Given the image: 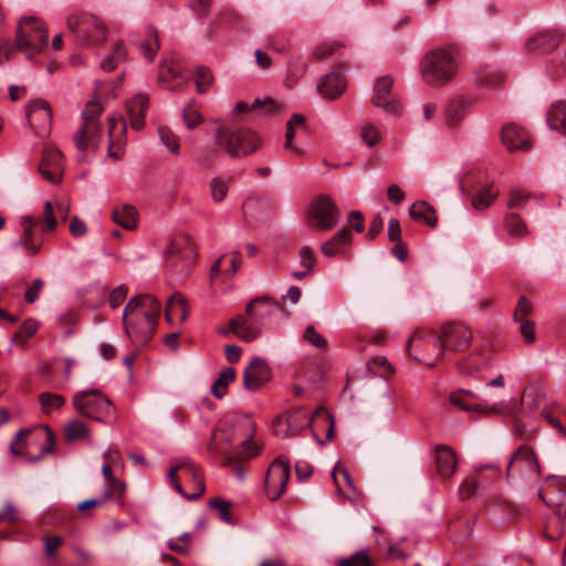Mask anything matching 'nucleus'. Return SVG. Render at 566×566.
<instances>
[{
	"mask_svg": "<svg viewBox=\"0 0 566 566\" xmlns=\"http://www.w3.org/2000/svg\"><path fill=\"white\" fill-rule=\"evenodd\" d=\"M49 31L42 21L34 17H23L17 28L15 44L0 43V64L10 60L18 51L32 60L48 49Z\"/></svg>",
	"mask_w": 566,
	"mask_h": 566,
	"instance_id": "obj_1",
	"label": "nucleus"
},
{
	"mask_svg": "<svg viewBox=\"0 0 566 566\" xmlns=\"http://www.w3.org/2000/svg\"><path fill=\"white\" fill-rule=\"evenodd\" d=\"M241 427L223 423L212 432L209 451L223 455L229 462L244 460L258 453L249 434H240Z\"/></svg>",
	"mask_w": 566,
	"mask_h": 566,
	"instance_id": "obj_2",
	"label": "nucleus"
},
{
	"mask_svg": "<svg viewBox=\"0 0 566 566\" xmlns=\"http://www.w3.org/2000/svg\"><path fill=\"white\" fill-rule=\"evenodd\" d=\"M458 71L453 54L446 49H433L420 61L421 80L432 87H442L451 82Z\"/></svg>",
	"mask_w": 566,
	"mask_h": 566,
	"instance_id": "obj_3",
	"label": "nucleus"
},
{
	"mask_svg": "<svg viewBox=\"0 0 566 566\" xmlns=\"http://www.w3.org/2000/svg\"><path fill=\"white\" fill-rule=\"evenodd\" d=\"M216 143L230 157H243L255 151L261 143L260 137L248 128L220 126L216 132Z\"/></svg>",
	"mask_w": 566,
	"mask_h": 566,
	"instance_id": "obj_4",
	"label": "nucleus"
},
{
	"mask_svg": "<svg viewBox=\"0 0 566 566\" xmlns=\"http://www.w3.org/2000/svg\"><path fill=\"white\" fill-rule=\"evenodd\" d=\"M167 478L170 485L188 500H197L205 493L201 472L191 461H181L170 468Z\"/></svg>",
	"mask_w": 566,
	"mask_h": 566,
	"instance_id": "obj_5",
	"label": "nucleus"
},
{
	"mask_svg": "<svg viewBox=\"0 0 566 566\" xmlns=\"http://www.w3.org/2000/svg\"><path fill=\"white\" fill-rule=\"evenodd\" d=\"M67 29L73 32L85 46H96L106 40L108 29L105 22L95 14L72 13L66 20Z\"/></svg>",
	"mask_w": 566,
	"mask_h": 566,
	"instance_id": "obj_6",
	"label": "nucleus"
},
{
	"mask_svg": "<svg viewBox=\"0 0 566 566\" xmlns=\"http://www.w3.org/2000/svg\"><path fill=\"white\" fill-rule=\"evenodd\" d=\"M407 348L410 356L428 367H434L444 355L443 342L429 329H417L410 337Z\"/></svg>",
	"mask_w": 566,
	"mask_h": 566,
	"instance_id": "obj_7",
	"label": "nucleus"
},
{
	"mask_svg": "<svg viewBox=\"0 0 566 566\" xmlns=\"http://www.w3.org/2000/svg\"><path fill=\"white\" fill-rule=\"evenodd\" d=\"M541 468L534 451L526 447H520L511 457L506 468V478L513 483L523 482L532 484L538 480Z\"/></svg>",
	"mask_w": 566,
	"mask_h": 566,
	"instance_id": "obj_8",
	"label": "nucleus"
},
{
	"mask_svg": "<svg viewBox=\"0 0 566 566\" xmlns=\"http://www.w3.org/2000/svg\"><path fill=\"white\" fill-rule=\"evenodd\" d=\"M73 406L82 416L96 421H106L113 415V403L97 389H85L73 397Z\"/></svg>",
	"mask_w": 566,
	"mask_h": 566,
	"instance_id": "obj_9",
	"label": "nucleus"
},
{
	"mask_svg": "<svg viewBox=\"0 0 566 566\" xmlns=\"http://www.w3.org/2000/svg\"><path fill=\"white\" fill-rule=\"evenodd\" d=\"M140 310L136 301L129 300L123 311V323L129 338L146 343L153 335L156 324L149 314H144Z\"/></svg>",
	"mask_w": 566,
	"mask_h": 566,
	"instance_id": "obj_10",
	"label": "nucleus"
},
{
	"mask_svg": "<svg viewBox=\"0 0 566 566\" xmlns=\"http://www.w3.org/2000/svg\"><path fill=\"white\" fill-rule=\"evenodd\" d=\"M324 415L328 421L332 420L324 407L319 406L315 412L310 416L308 412L303 408L291 410L290 412L282 415L277 418L275 423V432L287 437L296 436L307 424L313 422L316 417Z\"/></svg>",
	"mask_w": 566,
	"mask_h": 566,
	"instance_id": "obj_11",
	"label": "nucleus"
},
{
	"mask_svg": "<svg viewBox=\"0 0 566 566\" xmlns=\"http://www.w3.org/2000/svg\"><path fill=\"white\" fill-rule=\"evenodd\" d=\"M537 495L559 517L566 515V478L548 476Z\"/></svg>",
	"mask_w": 566,
	"mask_h": 566,
	"instance_id": "obj_12",
	"label": "nucleus"
},
{
	"mask_svg": "<svg viewBox=\"0 0 566 566\" xmlns=\"http://www.w3.org/2000/svg\"><path fill=\"white\" fill-rule=\"evenodd\" d=\"M310 218L319 230H331L339 219V211L335 202L327 195H318L314 198L310 208Z\"/></svg>",
	"mask_w": 566,
	"mask_h": 566,
	"instance_id": "obj_13",
	"label": "nucleus"
},
{
	"mask_svg": "<svg viewBox=\"0 0 566 566\" xmlns=\"http://www.w3.org/2000/svg\"><path fill=\"white\" fill-rule=\"evenodd\" d=\"M476 396L472 391L459 390L450 395L449 401L451 405L462 410L482 413H511L515 410L516 406V401L514 399H511L505 406H499L497 403L484 406L473 402Z\"/></svg>",
	"mask_w": 566,
	"mask_h": 566,
	"instance_id": "obj_14",
	"label": "nucleus"
},
{
	"mask_svg": "<svg viewBox=\"0 0 566 566\" xmlns=\"http://www.w3.org/2000/svg\"><path fill=\"white\" fill-rule=\"evenodd\" d=\"M102 140V126L99 122L82 123L74 134L73 142L78 150L77 160L85 161L91 153H95Z\"/></svg>",
	"mask_w": 566,
	"mask_h": 566,
	"instance_id": "obj_15",
	"label": "nucleus"
},
{
	"mask_svg": "<svg viewBox=\"0 0 566 566\" xmlns=\"http://www.w3.org/2000/svg\"><path fill=\"white\" fill-rule=\"evenodd\" d=\"M290 479V467L282 457L276 458L270 465L265 476L266 496L274 501L279 499L286 489Z\"/></svg>",
	"mask_w": 566,
	"mask_h": 566,
	"instance_id": "obj_16",
	"label": "nucleus"
},
{
	"mask_svg": "<svg viewBox=\"0 0 566 566\" xmlns=\"http://www.w3.org/2000/svg\"><path fill=\"white\" fill-rule=\"evenodd\" d=\"M394 78L390 75H384L376 80L374 86V94L371 97L373 104L381 108L384 112L398 115L400 113V104L392 91Z\"/></svg>",
	"mask_w": 566,
	"mask_h": 566,
	"instance_id": "obj_17",
	"label": "nucleus"
},
{
	"mask_svg": "<svg viewBox=\"0 0 566 566\" xmlns=\"http://www.w3.org/2000/svg\"><path fill=\"white\" fill-rule=\"evenodd\" d=\"M19 224L21 234L14 241L13 247L22 248L28 256L36 255L43 245V239L35 235L36 218L23 216Z\"/></svg>",
	"mask_w": 566,
	"mask_h": 566,
	"instance_id": "obj_18",
	"label": "nucleus"
},
{
	"mask_svg": "<svg viewBox=\"0 0 566 566\" xmlns=\"http://www.w3.org/2000/svg\"><path fill=\"white\" fill-rule=\"evenodd\" d=\"M39 171L48 181L59 184L64 171V157L61 150L51 145L45 146Z\"/></svg>",
	"mask_w": 566,
	"mask_h": 566,
	"instance_id": "obj_19",
	"label": "nucleus"
},
{
	"mask_svg": "<svg viewBox=\"0 0 566 566\" xmlns=\"http://www.w3.org/2000/svg\"><path fill=\"white\" fill-rule=\"evenodd\" d=\"M25 114L30 127L34 134L43 136L49 134L51 129L52 114L44 101L35 99L30 102L25 107Z\"/></svg>",
	"mask_w": 566,
	"mask_h": 566,
	"instance_id": "obj_20",
	"label": "nucleus"
},
{
	"mask_svg": "<svg viewBox=\"0 0 566 566\" xmlns=\"http://www.w3.org/2000/svg\"><path fill=\"white\" fill-rule=\"evenodd\" d=\"M439 338L443 342L444 350L449 348L460 352L469 346L472 334L468 327L461 324L448 323L441 327Z\"/></svg>",
	"mask_w": 566,
	"mask_h": 566,
	"instance_id": "obj_21",
	"label": "nucleus"
},
{
	"mask_svg": "<svg viewBox=\"0 0 566 566\" xmlns=\"http://www.w3.org/2000/svg\"><path fill=\"white\" fill-rule=\"evenodd\" d=\"M127 125L123 117L109 116L107 120L108 156L116 160L124 155Z\"/></svg>",
	"mask_w": 566,
	"mask_h": 566,
	"instance_id": "obj_22",
	"label": "nucleus"
},
{
	"mask_svg": "<svg viewBox=\"0 0 566 566\" xmlns=\"http://www.w3.org/2000/svg\"><path fill=\"white\" fill-rule=\"evenodd\" d=\"M271 376L268 363L260 357L251 359L243 373V386L248 390H256L262 387Z\"/></svg>",
	"mask_w": 566,
	"mask_h": 566,
	"instance_id": "obj_23",
	"label": "nucleus"
},
{
	"mask_svg": "<svg viewBox=\"0 0 566 566\" xmlns=\"http://www.w3.org/2000/svg\"><path fill=\"white\" fill-rule=\"evenodd\" d=\"M261 327L251 316L239 315L229 322L228 328L220 329V333L227 335L229 332L237 335L241 340L252 342L261 335Z\"/></svg>",
	"mask_w": 566,
	"mask_h": 566,
	"instance_id": "obj_24",
	"label": "nucleus"
},
{
	"mask_svg": "<svg viewBox=\"0 0 566 566\" xmlns=\"http://www.w3.org/2000/svg\"><path fill=\"white\" fill-rule=\"evenodd\" d=\"M563 34L556 30L539 31L531 35L526 41L528 51L551 53L562 42Z\"/></svg>",
	"mask_w": 566,
	"mask_h": 566,
	"instance_id": "obj_25",
	"label": "nucleus"
},
{
	"mask_svg": "<svg viewBox=\"0 0 566 566\" xmlns=\"http://www.w3.org/2000/svg\"><path fill=\"white\" fill-rule=\"evenodd\" d=\"M492 356L483 350H475L459 361V370L474 378H482L481 373L492 366Z\"/></svg>",
	"mask_w": 566,
	"mask_h": 566,
	"instance_id": "obj_26",
	"label": "nucleus"
},
{
	"mask_svg": "<svg viewBox=\"0 0 566 566\" xmlns=\"http://www.w3.org/2000/svg\"><path fill=\"white\" fill-rule=\"evenodd\" d=\"M158 82L169 91L181 90L186 83L181 75V67L175 60L164 61L159 65Z\"/></svg>",
	"mask_w": 566,
	"mask_h": 566,
	"instance_id": "obj_27",
	"label": "nucleus"
},
{
	"mask_svg": "<svg viewBox=\"0 0 566 566\" xmlns=\"http://www.w3.org/2000/svg\"><path fill=\"white\" fill-rule=\"evenodd\" d=\"M501 139L510 151L527 150L531 147L527 133L515 124L503 126Z\"/></svg>",
	"mask_w": 566,
	"mask_h": 566,
	"instance_id": "obj_28",
	"label": "nucleus"
},
{
	"mask_svg": "<svg viewBox=\"0 0 566 566\" xmlns=\"http://www.w3.org/2000/svg\"><path fill=\"white\" fill-rule=\"evenodd\" d=\"M473 99L471 97H458L451 99L444 108V123L448 127H458L469 113Z\"/></svg>",
	"mask_w": 566,
	"mask_h": 566,
	"instance_id": "obj_29",
	"label": "nucleus"
},
{
	"mask_svg": "<svg viewBox=\"0 0 566 566\" xmlns=\"http://www.w3.org/2000/svg\"><path fill=\"white\" fill-rule=\"evenodd\" d=\"M346 88V80L340 71H333L322 77L317 92L324 98L334 99L340 96Z\"/></svg>",
	"mask_w": 566,
	"mask_h": 566,
	"instance_id": "obj_30",
	"label": "nucleus"
},
{
	"mask_svg": "<svg viewBox=\"0 0 566 566\" xmlns=\"http://www.w3.org/2000/svg\"><path fill=\"white\" fill-rule=\"evenodd\" d=\"M434 462L437 472L444 479L452 476L458 467L454 450L444 444L436 448Z\"/></svg>",
	"mask_w": 566,
	"mask_h": 566,
	"instance_id": "obj_31",
	"label": "nucleus"
},
{
	"mask_svg": "<svg viewBox=\"0 0 566 566\" xmlns=\"http://www.w3.org/2000/svg\"><path fill=\"white\" fill-rule=\"evenodd\" d=\"M149 106V98L144 93L134 95L126 103L127 115L133 129L139 130L144 127V117Z\"/></svg>",
	"mask_w": 566,
	"mask_h": 566,
	"instance_id": "obj_32",
	"label": "nucleus"
},
{
	"mask_svg": "<svg viewBox=\"0 0 566 566\" xmlns=\"http://www.w3.org/2000/svg\"><path fill=\"white\" fill-rule=\"evenodd\" d=\"M304 127L305 117L301 114L292 115L287 122L284 147L294 157H302L304 155V150L293 143V138L303 132Z\"/></svg>",
	"mask_w": 566,
	"mask_h": 566,
	"instance_id": "obj_33",
	"label": "nucleus"
},
{
	"mask_svg": "<svg viewBox=\"0 0 566 566\" xmlns=\"http://www.w3.org/2000/svg\"><path fill=\"white\" fill-rule=\"evenodd\" d=\"M166 321L170 324L185 322L189 316L187 300L179 293H175L166 305Z\"/></svg>",
	"mask_w": 566,
	"mask_h": 566,
	"instance_id": "obj_34",
	"label": "nucleus"
},
{
	"mask_svg": "<svg viewBox=\"0 0 566 566\" xmlns=\"http://www.w3.org/2000/svg\"><path fill=\"white\" fill-rule=\"evenodd\" d=\"M112 219L116 224L128 231L135 230L138 226V212L129 203L116 207L112 212Z\"/></svg>",
	"mask_w": 566,
	"mask_h": 566,
	"instance_id": "obj_35",
	"label": "nucleus"
},
{
	"mask_svg": "<svg viewBox=\"0 0 566 566\" xmlns=\"http://www.w3.org/2000/svg\"><path fill=\"white\" fill-rule=\"evenodd\" d=\"M276 311L277 307L265 297L251 301L245 308L247 315L251 316L260 326Z\"/></svg>",
	"mask_w": 566,
	"mask_h": 566,
	"instance_id": "obj_36",
	"label": "nucleus"
},
{
	"mask_svg": "<svg viewBox=\"0 0 566 566\" xmlns=\"http://www.w3.org/2000/svg\"><path fill=\"white\" fill-rule=\"evenodd\" d=\"M410 217L416 221H421L430 228H434L438 222L434 208L427 201H417L409 208Z\"/></svg>",
	"mask_w": 566,
	"mask_h": 566,
	"instance_id": "obj_37",
	"label": "nucleus"
},
{
	"mask_svg": "<svg viewBox=\"0 0 566 566\" xmlns=\"http://www.w3.org/2000/svg\"><path fill=\"white\" fill-rule=\"evenodd\" d=\"M352 240V232L348 228L339 230L328 241L322 244V253L326 256H334L343 252V248Z\"/></svg>",
	"mask_w": 566,
	"mask_h": 566,
	"instance_id": "obj_38",
	"label": "nucleus"
},
{
	"mask_svg": "<svg viewBox=\"0 0 566 566\" xmlns=\"http://www.w3.org/2000/svg\"><path fill=\"white\" fill-rule=\"evenodd\" d=\"M504 81L505 75L491 66H485L475 73L476 84L485 90H495Z\"/></svg>",
	"mask_w": 566,
	"mask_h": 566,
	"instance_id": "obj_39",
	"label": "nucleus"
},
{
	"mask_svg": "<svg viewBox=\"0 0 566 566\" xmlns=\"http://www.w3.org/2000/svg\"><path fill=\"white\" fill-rule=\"evenodd\" d=\"M261 112L265 115L275 114L280 111V105L272 98H265L263 101L256 98L253 104L249 106L244 102H237L234 105V112L241 114L244 112Z\"/></svg>",
	"mask_w": 566,
	"mask_h": 566,
	"instance_id": "obj_40",
	"label": "nucleus"
},
{
	"mask_svg": "<svg viewBox=\"0 0 566 566\" xmlns=\"http://www.w3.org/2000/svg\"><path fill=\"white\" fill-rule=\"evenodd\" d=\"M546 122L549 128L566 134V103H553L547 112Z\"/></svg>",
	"mask_w": 566,
	"mask_h": 566,
	"instance_id": "obj_41",
	"label": "nucleus"
},
{
	"mask_svg": "<svg viewBox=\"0 0 566 566\" xmlns=\"http://www.w3.org/2000/svg\"><path fill=\"white\" fill-rule=\"evenodd\" d=\"M117 468L111 467L109 464H102V474L107 483V488L103 493V500H108L116 492L123 494L125 491V483L115 478L114 472Z\"/></svg>",
	"mask_w": 566,
	"mask_h": 566,
	"instance_id": "obj_42",
	"label": "nucleus"
},
{
	"mask_svg": "<svg viewBox=\"0 0 566 566\" xmlns=\"http://www.w3.org/2000/svg\"><path fill=\"white\" fill-rule=\"evenodd\" d=\"M127 51L122 42H117L112 51L102 60L101 69L105 72L113 71L117 65L126 60Z\"/></svg>",
	"mask_w": 566,
	"mask_h": 566,
	"instance_id": "obj_43",
	"label": "nucleus"
},
{
	"mask_svg": "<svg viewBox=\"0 0 566 566\" xmlns=\"http://www.w3.org/2000/svg\"><path fill=\"white\" fill-rule=\"evenodd\" d=\"M65 439L69 442L78 440H91V432L87 426L80 420L70 421L64 429Z\"/></svg>",
	"mask_w": 566,
	"mask_h": 566,
	"instance_id": "obj_44",
	"label": "nucleus"
},
{
	"mask_svg": "<svg viewBox=\"0 0 566 566\" xmlns=\"http://www.w3.org/2000/svg\"><path fill=\"white\" fill-rule=\"evenodd\" d=\"M133 300L137 302V306L142 308L140 311L144 314H149L150 318H153L157 325V319L160 313V304L157 298L149 294H144L133 297Z\"/></svg>",
	"mask_w": 566,
	"mask_h": 566,
	"instance_id": "obj_45",
	"label": "nucleus"
},
{
	"mask_svg": "<svg viewBox=\"0 0 566 566\" xmlns=\"http://www.w3.org/2000/svg\"><path fill=\"white\" fill-rule=\"evenodd\" d=\"M230 178L213 177L209 182L210 196L213 202H222L228 195Z\"/></svg>",
	"mask_w": 566,
	"mask_h": 566,
	"instance_id": "obj_46",
	"label": "nucleus"
},
{
	"mask_svg": "<svg viewBox=\"0 0 566 566\" xmlns=\"http://www.w3.org/2000/svg\"><path fill=\"white\" fill-rule=\"evenodd\" d=\"M342 48L343 43L339 41H325L315 46L313 55L317 61H322L331 56H338Z\"/></svg>",
	"mask_w": 566,
	"mask_h": 566,
	"instance_id": "obj_47",
	"label": "nucleus"
},
{
	"mask_svg": "<svg viewBox=\"0 0 566 566\" xmlns=\"http://www.w3.org/2000/svg\"><path fill=\"white\" fill-rule=\"evenodd\" d=\"M497 195V191L492 186H486L476 191L472 199V205L478 210H483L493 202Z\"/></svg>",
	"mask_w": 566,
	"mask_h": 566,
	"instance_id": "obj_48",
	"label": "nucleus"
},
{
	"mask_svg": "<svg viewBox=\"0 0 566 566\" xmlns=\"http://www.w3.org/2000/svg\"><path fill=\"white\" fill-rule=\"evenodd\" d=\"M159 49L157 31L150 27L147 29V40L140 44L142 54L153 61Z\"/></svg>",
	"mask_w": 566,
	"mask_h": 566,
	"instance_id": "obj_49",
	"label": "nucleus"
},
{
	"mask_svg": "<svg viewBox=\"0 0 566 566\" xmlns=\"http://www.w3.org/2000/svg\"><path fill=\"white\" fill-rule=\"evenodd\" d=\"M42 411L46 415L53 410L60 409L65 403V399L54 392H42L39 397Z\"/></svg>",
	"mask_w": 566,
	"mask_h": 566,
	"instance_id": "obj_50",
	"label": "nucleus"
},
{
	"mask_svg": "<svg viewBox=\"0 0 566 566\" xmlns=\"http://www.w3.org/2000/svg\"><path fill=\"white\" fill-rule=\"evenodd\" d=\"M36 222L42 226L43 232H52L56 229L57 220L51 201H45L43 214L41 218L36 219Z\"/></svg>",
	"mask_w": 566,
	"mask_h": 566,
	"instance_id": "obj_51",
	"label": "nucleus"
},
{
	"mask_svg": "<svg viewBox=\"0 0 566 566\" xmlns=\"http://www.w3.org/2000/svg\"><path fill=\"white\" fill-rule=\"evenodd\" d=\"M182 119L188 129L196 128L203 120L201 113L193 102H190L184 107Z\"/></svg>",
	"mask_w": 566,
	"mask_h": 566,
	"instance_id": "obj_52",
	"label": "nucleus"
},
{
	"mask_svg": "<svg viewBox=\"0 0 566 566\" xmlns=\"http://www.w3.org/2000/svg\"><path fill=\"white\" fill-rule=\"evenodd\" d=\"M158 135L166 148L174 155H179L180 145L178 136L168 127H159Z\"/></svg>",
	"mask_w": 566,
	"mask_h": 566,
	"instance_id": "obj_53",
	"label": "nucleus"
},
{
	"mask_svg": "<svg viewBox=\"0 0 566 566\" xmlns=\"http://www.w3.org/2000/svg\"><path fill=\"white\" fill-rule=\"evenodd\" d=\"M212 75L208 67L198 66L196 70V88L198 93L203 94L209 91L212 85Z\"/></svg>",
	"mask_w": 566,
	"mask_h": 566,
	"instance_id": "obj_54",
	"label": "nucleus"
},
{
	"mask_svg": "<svg viewBox=\"0 0 566 566\" xmlns=\"http://www.w3.org/2000/svg\"><path fill=\"white\" fill-rule=\"evenodd\" d=\"M103 111L101 101L96 97L88 101L82 112L83 123L87 122H98V116Z\"/></svg>",
	"mask_w": 566,
	"mask_h": 566,
	"instance_id": "obj_55",
	"label": "nucleus"
},
{
	"mask_svg": "<svg viewBox=\"0 0 566 566\" xmlns=\"http://www.w3.org/2000/svg\"><path fill=\"white\" fill-rule=\"evenodd\" d=\"M505 227L507 232L514 237H523L526 233L525 224L516 213H510L506 216Z\"/></svg>",
	"mask_w": 566,
	"mask_h": 566,
	"instance_id": "obj_56",
	"label": "nucleus"
},
{
	"mask_svg": "<svg viewBox=\"0 0 566 566\" xmlns=\"http://www.w3.org/2000/svg\"><path fill=\"white\" fill-rule=\"evenodd\" d=\"M38 328H39V324L36 321H34L32 318L25 319L21 324L19 331L15 333L14 339H17L20 343H23L28 338L33 336L35 334V332L38 331Z\"/></svg>",
	"mask_w": 566,
	"mask_h": 566,
	"instance_id": "obj_57",
	"label": "nucleus"
},
{
	"mask_svg": "<svg viewBox=\"0 0 566 566\" xmlns=\"http://www.w3.org/2000/svg\"><path fill=\"white\" fill-rule=\"evenodd\" d=\"M209 506H210V509H212V510L218 512L219 517L224 523H228V524L231 523L232 520H231V516L229 514V511H230V507H231V503L230 502L217 497V499L210 500Z\"/></svg>",
	"mask_w": 566,
	"mask_h": 566,
	"instance_id": "obj_58",
	"label": "nucleus"
},
{
	"mask_svg": "<svg viewBox=\"0 0 566 566\" xmlns=\"http://www.w3.org/2000/svg\"><path fill=\"white\" fill-rule=\"evenodd\" d=\"M338 566H371V560L365 552H358L348 558L340 559Z\"/></svg>",
	"mask_w": 566,
	"mask_h": 566,
	"instance_id": "obj_59",
	"label": "nucleus"
},
{
	"mask_svg": "<svg viewBox=\"0 0 566 566\" xmlns=\"http://www.w3.org/2000/svg\"><path fill=\"white\" fill-rule=\"evenodd\" d=\"M361 138L369 147H373L378 143L380 136L378 129L373 124L368 123L361 128Z\"/></svg>",
	"mask_w": 566,
	"mask_h": 566,
	"instance_id": "obj_60",
	"label": "nucleus"
},
{
	"mask_svg": "<svg viewBox=\"0 0 566 566\" xmlns=\"http://www.w3.org/2000/svg\"><path fill=\"white\" fill-rule=\"evenodd\" d=\"M44 554L48 557H53L56 551L63 545L64 539L61 536H45L43 537Z\"/></svg>",
	"mask_w": 566,
	"mask_h": 566,
	"instance_id": "obj_61",
	"label": "nucleus"
},
{
	"mask_svg": "<svg viewBox=\"0 0 566 566\" xmlns=\"http://www.w3.org/2000/svg\"><path fill=\"white\" fill-rule=\"evenodd\" d=\"M104 464L123 470L124 462L119 451L116 448L109 447L104 453Z\"/></svg>",
	"mask_w": 566,
	"mask_h": 566,
	"instance_id": "obj_62",
	"label": "nucleus"
},
{
	"mask_svg": "<svg viewBox=\"0 0 566 566\" xmlns=\"http://www.w3.org/2000/svg\"><path fill=\"white\" fill-rule=\"evenodd\" d=\"M29 433V430H20L17 432L14 440L10 446V450L14 455H22L25 451L27 443L24 441V436Z\"/></svg>",
	"mask_w": 566,
	"mask_h": 566,
	"instance_id": "obj_63",
	"label": "nucleus"
},
{
	"mask_svg": "<svg viewBox=\"0 0 566 566\" xmlns=\"http://www.w3.org/2000/svg\"><path fill=\"white\" fill-rule=\"evenodd\" d=\"M305 339L315 347H324L326 339L313 327L308 326L304 333Z\"/></svg>",
	"mask_w": 566,
	"mask_h": 566,
	"instance_id": "obj_64",
	"label": "nucleus"
}]
</instances>
